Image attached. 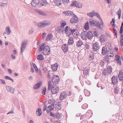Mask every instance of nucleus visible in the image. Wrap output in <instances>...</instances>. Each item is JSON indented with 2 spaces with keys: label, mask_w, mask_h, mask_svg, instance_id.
<instances>
[{
  "label": "nucleus",
  "mask_w": 123,
  "mask_h": 123,
  "mask_svg": "<svg viewBox=\"0 0 123 123\" xmlns=\"http://www.w3.org/2000/svg\"><path fill=\"white\" fill-rule=\"evenodd\" d=\"M64 13L67 16H74L70 19V21L72 24H75L77 22L78 19L77 16L71 11H64Z\"/></svg>",
  "instance_id": "obj_1"
},
{
  "label": "nucleus",
  "mask_w": 123,
  "mask_h": 123,
  "mask_svg": "<svg viewBox=\"0 0 123 123\" xmlns=\"http://www.w3.org/2000/svg\"><path fill=\"white\" fill-rule=\"evenodd\" d=\"M50 23L49 21L46 20L43 21L42 22H39L37 24V26L39 27H44L50 25Z\"/></svg>",
  "instance_id": "obj_2"
},
{
  "label": "nucleus",
  "mask_w": 123,
  "mask_h": 123,
  "mask_svg": "<svg viewBox=\"0 0 123 123\" xmlns=\"http://www.w3.org/2000/svg\"><path fill=\"white\" fill-rule=\"evenodd\" d=\"M87 15L89 16L92 17L94 16H95L100 20V21H102V19L100 17L99 15L97 13L95 12V11L93 10L90 13H88Z\"/></svg>",
  "instance_id": "obj_3"
},
{
  "label": "nucleus",
  "mask_w": 123,
  "mask_h": 123,
  "mask_svg": "<svg viewBox=\"0 0 123 123\" xmlns=\"http://www.w3.org/2000/svg\"><path fill=\"white\" fill-rule=\"evenodd\" d=\"M43 53L44 55H48L50 54V50L48 46H45L44 47Z\"/></svg>",
  "instance_id": "obj_4"
},
{
  "label": "nucleus",
  "mask_w": 123,
  "mask_h": 123,
  "mask_svg": "<svg viewBox=\"0 0 123 123\" xmlns=\"http://www.w3.org/2000/svg\"><path fill=\"white\" fill-rule=\"evenodd\" d=\"M27 41L26 40L23 41L22 43L21 47V53L22 54L23 52L25 49L26 45L27 44Z\"/></svg>",
  "instance_id": "obj_5"
},
{
  "label": "nucleus",
  "mask_w": 123,
  "mask_h": 123,
  "mask_svg": "<svg viewBox=\"0 0 123 123\" xmlns=\"http://www.w3.org/2000/svg\"><path fill=\"white\" fill-rule=\"evenodd\" d=\"M62 2L64 3H67L69 1V0H54V4L57 5H60Z\"/></svg>",
  "instance_id": "obj_6"
},
{
  "label": "nucleus",
  "mask_w": 123,
  "mask_h": 123,
  "mask_svg": "<svg viewBox=\"0 0 123 123\" xmlns=\"http://www.w3.org/2000/svg\"><path fill=\"white\" fill-rule=\"evenodd\" d=\"M99 48V44L97 42L94 43L92 45V49L94 51H97Z\"/></svg>",
  "instance_id": "obj_7"
},
{
  "label": "nucleus",
  "mask_w": 123,
  "mask_h": 123,
  "mask_svg": "<svg viewBox=\"0 0 123 123\" xmlns=\"http://www.w3.org/2000/svg\"><path fill=\"white\" fill-rule=\"evenodd\" d=\"M39 0H32L31 4L32 6L36 7L39 4Z\"/></svg>",
  "instance_id": "obj_8"
},
{
  "label": "nucleus",
  "mask_w": 123,
  "mask_h": 123,
  "mask_svg": "<svg viewBox=\"0 0 123 123\" xmlns=\"http://www.w3.org/2000/svg\"><path fill=\"white\" fill-rule=\"evenodd\" d=\"M70 5L71 6H74L78 8H80L82 7V5L81 3L78 2L77 1L73 2Z\"/></svg>",
  "instance_id": "obj_9"
},
{
  "label": "nucleus",
  "mask_w": 123,
  "mask_h": 123,
  "mask_svg": "<svg viewBox=\"0 0 123 123\" xmlns=\"http://www.w3.org/2000/svg\"><path fill=\"white\" fill-rule=\"evenodd\" d=\"M61 107L62 103L61 102H57L55 105V110L58 111L61 109Z\"/></svg>",
  "instance_id": "obj_10"
},
{
  "label": "nucleus",
  "mask_w": 123,
  "mask_h": 123,
  "mask_svg": "<svg viewBox=\"0 0 123 123\" xmlns=\"http://www.w3.org/2000/svg\"><path fill=\"white\" fill-rule=\"evenodd\" d=\"M88 70L89 69L87 68H85L83 69V72L84 76L83 78L84 79H85L86 78L87 75L88 74Z\"/></svg>",
  "instance_id": "obj_11"
},
{
  "label": "nucleus",
  "mask_w": 123,
  "mask_h": 123,
  "mask_svg": "<svg viewBox=\"0 0 123 123\" xmlns=\"http://www.w3.org/2000/svg\"><path fill=\"white\" fill-rule=\"evenodd\" d=\"M101 22V23H99V21H97L96 24V26L97 28H99L100 29H101L103 27V23L102 20L100 21Z\"/></svg>",
  "instance_id": "obj_12"
},
{
  "label": "nucleus",
  "mask_w": 123,
  "mask_h": 123,
  "mask_svg": "<svg viewBox=\"0 0 123 123\" xmlns=\"http://www.w3.org/2000/svg\"><path fill=\"white\" fill-rule=\"evenodd\" d=\"M66 92L65 91L62 92L60 96V99L61 100H62L66 97Z\"/></svg>",
  "instance_id": "obj_13"
},
{
  "label": "nucleus",
  "mask_w": 123,
  "mask_h": 123,
  "mask_svg": "<svg viewBox=\"0 0 123 123\" xmlns=\"http://www.w3.org/2000/svg\"><path fill=\"white\" fill-rule=\"evenodd\" d=\"M53 36L52 33H49L46 37V40L47 41H51L53 40Z\"/></svg>",
  "instance_id": "obj_14"
},
{
  "label": "nucleus",
  "mask_w": 123,
  "mask_h": 123,
  "mask_svg": "<svg viewBox=\"0 0 123 123\" xmlns=\"http://www.w3.org/2000/svg\"><path fill=\"white\" fill-rule=\"evenodd\" d=\"M52 85L51 81L50 80L48 82V89L49 91L51 90V92L54 94V89H53V85H52V87H51Z\"/></svg>",
  "instance_id": "obj_15"
},
{
  "label": "nucleus",
  "mask_w": 123,
  "mask_h": 123,
  "mask_svg": "<svg viewBox=\"0 0 123 123\" xmlns=\"http://www.w3.org/2000/svg\"><path fill=\"white\" fill-rule=\"evenodd\" d=\"M6 88L7 91L12 93H13L15 90V89L14 88L9 86H6Z\"/></svg>",
  "instance_id": "obj_16"
},
{
  "label": "nucleus",
  "mask_w": 123,
  "mask_h": 123,
  "mask_svg": "<svg viewBox=\"0 0 123 123\" xmlns=\"http://www.w3.org/2000/svg\"><path fill=\"white\" fill-rule=\"evenodd\" d=\"M93 36L92 32L91 31H89L87 33L86 37L89 39H91Z\"/></svg>",
  "instance_id": "obj_17"
},
{
  "label": "nucleus",
  "mask_w": 123,
  "mask_h": 123,
  "mask_svg": "<svg viewBox=\"0 0 123 123\" xmlns=\"http://www.w3.org/2000/svg\"><path fill=\"white\" fill-rule=\"evenodd\" d=\"M62 49L63 51L65 52L68 51V45L66 44H63L62 46Z\"/></svg>",
  "instance_id": "obj_18"
},
{
  "label": "nucleus",
  "mask_w": 123,
  "mask_h": 123,
  "mask_svg": "<svg viewBox=\"0 0 123 123\" xmlns=\"http://www.w3.org/2000/svg\"><path fill=\"white\" fill-rule=\"evenodd\" d=\"M41 85V82L40 81L36 84L34 85L33 86V89L34 90L38 89L40 87Z\"/></svg>",
  "instance_id": "obj_19"
},
{
  "label": "nucleus",
  "mask_w": 123,
  "mask_h": 123,
  "mask_svg": "<svg viewBox=\"0 0 123 123\" xmlns=\"http://www.w3.org/2000/svg\"><path fill=\"white\" fill-rule=\"evenodd\" d=\"M60 80L59 76L58 75H54V84H57L58 83Z\"/></svg>",
  "instance_id": "obj_20"
},
{
  "label": "nucleus",
  "mask_w": 123,
  "mask_h": 123,
  "mask_svg": "<svg viewBox=\"0 0 123 123\" xmlns=\"http://www.w3.org/2000/svg\"><path fill=\"white\" fill-rule=\"evenodd\" d=\"M118 77L120 80H123V71L122 70L120 71L118 75Z\"/></svg>",
  "instance_id": "obj_21"
},
{
  "label": "nucleus",
  "mask_w": 123,
  "mask_h": 123,
  "mask_svg": "<svg viewBox=\"0 0 123 123\" xmlns=\"http://www.w3.org/2000/svg\"><path fill=\"white\" fill-rule=\"evenodd\" d=\"M48 4L47 0H41L40 3V5L43 6H47Z\"/></svg>",
  "instance_id": "obj_22"
},
{
  "label": "nucleus",
  "mask_w": 123,
  "mask_h": 123,
  "mask_svg": "<svg viewBox=\"0 0 123 123\" xmlns=\"http://www.w3.org/2000/svg\"><path fill=\"white\" fill-rule=\"evenodd\" d=\"M117 77L115 76L112 77L111 79L112 84L114 85L116 84L117 82Z\"/></svg>",
  "instance_id": "obj_23"
},
{
  "label": "nucleus",
  "mask_w": 123,
  "mask_h": 123,
  "mask_svg": "<svg viewBox=\"0 0 123 123\" xmlns=\"http://www.w3.org/2000/svg\"><path fill=\"white\" fill-rule=\"evenodd\" d=\"M42 114L41 109L40 108H38L37 110L36 114L38 116H40Z\"/></svg>",
  "instance_id": "obj_24"
},
{
  "label": "nucleus",
  "mask_w": 123,
  "mask_h": 123,
  "mask_svg": "<svg viewBox=\"0 0 123 123\" xmlns=\"http://www.w3.org/2000/svg\"><path fill=\"white\" fill-rule=\"evenodd\" d=\"M62 116V114L59 112H56L55 114H54V117L58 119L61 118Z\"/></svg>",
  "instance_id": "obj_25"
},
{
  "label": "nucleus",
  "mask_w": 123,
  "mask_h": 123,
  "mask_svg": "<svg viewBox=\"0 0 123 123\" xmlns=\"http://www.w3.org/2000/svg\"><path fill=\"white\" fill-rule=\"evenodd\" d=\"M92 111L91 110H89L86 112V117L87 118L89 117H91Z\"/></svg>",
  "instance_id": "obj_26"
},
{
  "label": "nucleus",
  "mask_w": 123,
  "mask_h": 123,
  "mask_svg": "<svg viewBox=\"0 0 123 123\" xmlns=\"http://www.w3.org/2000/svg\"><path fill=\"white\" fill-rule=\"evenodd\" d=\"M107 48L105 46L103 47L102 49V54L104 55H105L107 52Z\"/></svg>",
  "instance_id": "obj_27"
},
{
  "label": "nucleus",
  "mask_w": 123,
  "mask_h": 123,
  "mask_svg": "<svg viewBox=\"0 0 123 123\" xmlns=\"http://www.w3.org/2000/svg\"><path fill=\"white\" fill-rule=\"evenodd\" d=\"M100 40V42H104L106 40V39L104 36L101 35L99 37Z\"/></svg>",
  "instance_id": "obj_28"
},
{
  "label": "nucleus",
  "mask_w": 123,
  "mask_h": 123,
  "mask_svg": "<svg viewBox=\"0 0 123 123\" xmlns=\"http://www.w3.org/2000/svg\"><path fill=\"white\" fill-rule=\"evenodd\" d=\"M97 21L96 20H93L90 21H89V23L91 25L93 26H95L96 24Z\"/></svg>",
  "instance_id": "obj_29"
},
{
  "label": "nucleus",
  "mask_w": 123,
  "mask_h": 123,
  "mask_svg": "<svg viewBox=\"0 0 123 123\" xmlns=\"http://www.w3.org/2000/svg\"><path fill=\"white\" fill-rule=\"evenodd\" d=\"M77 46L78 47H80L83 44V42L80 40L78 41L76 43Z\"/></svg>",
  "instance_id": "obj_30"
},
{
  "label": "nucleus",
  "mask_w": 123,
  "mask_h": 123,
  "mask_svg": "<svg viewBox=\"0 0 123 123\" xmlns=\"http://www.w3.org/2000/svg\"><path fill=\"white\" fill-rule=\"evenodd\" d=\"M64 31L63 29L61 27H58L56 30L57 32L59 33L62 32Z\"/></svg>",
  "instance_id": "obj_31"
},
{
  "label": "nucleus",
  "mask_w": 123,
  "mask_h": 123,
  "mask_svg": "<svg viewBox=\"0 0 123 123\" xmlns=\"http://www.w3.org/2000/svg\"><path fill=\"white\" fill-rule=\"evenodd\" d=\"M6 30L8 35H9L11 32V31L9 26H7L6 27Z\"/></svg>",
  "instance_id": "obj_32"
},
{
  "label": "nucleus",
  "mask_w": 123,
  "mask_h": 123,
  "mask_svg": "<svg viewBox=\"0 0 123 123\" xmlns=\"http://www.w3.org/2000/svg\"><path fill=\"white\" fill-rule=\"evenodd\" d=\"M37 59L39 60H42L44 59L43 57L41 54H40L37 55Z\"/></svg>",
  "instance_id": "obj_33"
},
{
  "label": "nucleus",
  "mask_w": 123,
  "mask_h": 123,
  "mask_svg": "<svg viewBox=\"0 0 123 123\" xmlns=\"http://www.w3.org/2000/svg\"><path fill=\"white\" fill-rule=\"evenodd\" d=\"M84 28L87 31L89 30V27L88 25V22H87L85 23L84 26Z\"/></svg>",
  "instance_id": "obj_34"
},
{
  "label": "nucleus",
  "mask_w": 123,
  "mask_h": 123,
  "mask_svg": "<svg viewBox=\"0 0 123 123\" xmlns=\"http://www.w3.org/2000/svg\"><path fill=\"white\" fill-rule=\"evenodd\" d=\"M59 91V87L57 86L54 85V94L58 93Z\"/></svg>",
  "instance_id": "obj_35"
},
{
  "label": "nucleus",
  "mask_w": 123,
  "mask_h": 123,
  "mask_svg": "<svg viewBox=\"0 0 123 123\" xmlns=\"http://www.w3.org/2000/svg\"><path fill=\"white\" fill-rule=\"evenodd\" d=\"M90 92L89 91L86 90H84V94L85 96H88L90 94Z\"/></svg>",
  "instance_id": "obj_36"
},
{
  "label": "nucleus",
  "mask_w": 123,
  "mask_h": 123,
  "mask_svg": "<svg viewBox=\"0 0 123 123\" xmlns=\"http://www.w3.org/2000/svg\"><path fill=\"white\" fill-rule=\"evenodd\" d=\"M74 41L73 39L72 38H70L68 42V44L69 45H72Z\"/></svg>",
  "instance_id": "obj_37"
},
{
  "label": "nucleus",
  "mask_w": 123,
  "mask_h": 123,
  "mask_svg": "<svg viewBox=\"0 0 123 123\" xmlns=\"http://www.w3.org/2000/svg\"><path fill=\"white\" fill-rule=\"evenodd\" d=\"M107 72L109 74H111L112 72V68L111 67L108 66L107 67Z\"/></svg>",
  "instance_id": "obj_38"
},
{
  "label": "nucleus",
  "mask_w": 123,
  "mask_h": 123,
  "mask_svg": "<svg viewBox=\"0 0 123 123\" xmlns=\"http://www.w3.org/2000/svg\"><path fill=\"white\" fill-rule=\"evenodd\" d=\"M45 44V43H43L39 47V51H41L43 50V48L44 47H45L44 45Z\"/></svg>",
  "instance_id": "obj_39"
},
{
  "label": "nucleus",
  "mask_w": 123,
  "mask_h": 123,
  "mask_svg": "<svg viewBox=\"0 0 123 123\" xmlns=\"http://www.w3.org/2000/svg\"><path fill=\"white\" fill-rule=\"evenodd\" d=\"M37 12L39 14L43 16H45L46 15V14L44 12L40 10H37Z\"/></svg>",
  "instance_id": "obj_40"
},
{
  "label": "nucleus",
  "mask_w": 123,
  "mask_h": 123,
  "mask_svg": "<svg viewBox=\"0 0 123 123\" xmlns=\"http://www.w3.org/2000/svg\"><path fill=\"white\" fill-rule=\"evenodd\" d=\"M7 4L6 3H0V7H3L7 6Z\"/></svg>",
  "instance_id": "obj_41"
},
{
  "label": "nucleus",
  "mask_w": 123,
  "mask_h": 123,
  "mask_svg": "<svg viewBox=\"0 0 123 123\" xmlns=\"http://www.w3.org/2000/svg\"><path fill=\"white\" fill-rule=\"evenodd\" d=\"M54 105L53 106V105H50L48 106L47 107L48 110H51V111H52L53 110L54 108Z\"/></svg>",
  "instance_id": "obj_42"
},
{
  "label": "nucleus",
  "mask_w": 123,
  "mask_h": 123,
  "mask_svg": "<svg viewBox=\"0 0 123 123\" xmlns=\"http://www.w3.org/2000/svg\"><path fill=\"white\" fill-rule=\"evenodd\" d=\"M114 91L115 93H117L119 91L118 87H115L114 88Z\"/></svg>",
  "instance_id": "obj_43"
},
{
  "label": "nucleus",
  "mask_w": 123,
  "mask_h": 123,
  "mask_svg": "<svg viewBox=\"0 0 123 123\" xmlns=\"http://www.w3.org/2000/svg\"><path fill=\"white\" fill-rule=\"evenodd\" d=\"M87 32L86 31H83V32H82L81 33V35L84 36L86 37Z\"/></svg>",
  "instance_id": "obj_44"
},
{
  "label": "nucleus",
  "mask_w": 123,
  "mask_h": 123,
  "mask_svg": "<svg viewBox=\"0 0 123 123\" xmlns=\"http://www.w3.org/2000/svg\"><path fill=\"white\" fill-rule=\"evenodd\" d=\"M88 107L87 104L86 103L83 104L82 106V108L83 109H85Z\"/></svg>",
  "instance_id": "obj_45"
},
{
  "label": "nucleus",
  "mask_w": 123,
  "mask_h": 123,
  "mask_svg": "<svg viewBox=\"0 0 123 123\" xmlns=\"http://www.w3.org/2000/svg\"><path fill=\"white\" fill-rule=\"evenodd\" d=\"M115 22V20L114 18H112V20L110 22V24L112 25V26H114V27L115 26V25H114V23Z\"/></svg>",
  "instance_id": "obj_46"
},
{
  "label": "nucleus",
  "mask_w": 123,
  "mask_h": 123,
  "mask_svg": "<svg viewBox=\"0 0 123 123\" xmlns=\"http://www.w3.org/2000/svg\"><path fill=\"white\" fill-rule=\"evenodd\" d=\"M46 90V87H44L42 91V94L43 95L45 94V93Z\"/></svg>",
  "instance_id": "obj_47"
},
{
  "label": "nucleus",
  "mask_w": 123,
  "mask_h": 123,
  "mask_svg": "<svg viewBox=\"0 0 123 123\" xmlns=\"http://www.w3.org/2000/svg\"><path fill=\"white\" fill-rule=\"evenodd\" d=\"M58 66V65L57 63H56L54 64V71L57 70Z\"/></svg>",
  "instance_id": "obj_48"
},
{
  "label": "nucleus",
  "mask_w": 123,
  "mask_h": 123,
  "mask_svg": "<svg viewBox=\"0 0 123 123\" xmlns=\"http://www.w3.org/2000/svg\"><path fill=\"white\" fill-rule=\"evenodd\" d=\"M49 103L51 104V105H53V106L54 105V100H49Z\"/></svg>",
  "instance_id": "obj_49"
},
{
  "label": "nucleus",
  "mask_w": 123,
  "mask_h": 123,
  "mask_svg": "<svg viewBox=\"0 0 123 123\" xmlns=\"http://www.w3.org/2000/svg\"><path fill=\"white\" fill-rule=\"evenodd\" d=\"M76 30L75 29H72L71 31L70 32H69V36H70L72 34H73L75 31Z\"/></svg>",
  "instance_id": "obj_50"
},
{
  "label": "nucleus",
  "mask_w": 123,
  "mask_h": 123,
  "mask_svg": "<svg viewBox=\"0 0 123 123\" xmlns=\"http://www.w3.org/2000/svg\"><path fill=\"white\" fill-rule=\"evenodd\" d=\"M107 56L109 57H112L114 56V54L113 53H107Z\"/></svg>",
  "instance_id": "obj_51"
},
{
  "label": "nucleus",
  "mask_w": 123,
  "mask_h": 123,
  "mask_svg": "<svg viewBox=\"0 0 123 123\" xmlns=\"http://www.w3.org/2000/svg\"><path fill=\"white\" fill-rule=\"evenodd\" d=\"M116 59V61H119L120 60V56L118 55H116L115 56Z\"/></svg>",
  "instance_id": "obj_52"
},
{
  "label": "nucleus",
  "mask_w": 123,
  "mask_h": 123,
  "mask_svg": "<svg viewBox=\"0 0 123 123\" xmlns=\"http://www.w3.org/2000/svg\"><path fill=\"white\" fill-rule=\"evenodd\" d=\"M93 33L94 36L97 37H98V34L97 32L95 31H93Z\"/></svg>",
  "instance_id": "obj_53"
},
{
  "label": "nucleus",
  "mask_w": 123,
  "mask_h": 123,
  "mask_svg": "<svg viewBox=\"0 0 123 123\" xmlns=\"http://www.w3.org/2000/svg\"><path fill=\"white\" fill-rule=\"evenodd\" d=\"M107 53H113V49H109L108 50V51L107 52Z\"/></svg>",
  "instance_id": "obj_54"
},
{
  "label": "nucleus",
  "mask_w": 123,
  "mask_h": 123,
  "mask_svg": "<svg viewBox=\"0 0 123 123\" xmlns=\"http://www.w3.org/2000/svg\"><path fill=\"white\" fill-rule=\"evenodd\" d=\"M113 30L115 34V35H116V37L117 38V31L115 28H113Z\"/></svg>",
  "instance_id": "obj_55"
},
{
  "label": "nucleus",
  "mask_w": 123,
  "mask_h": 123,
  "mask_svg": "<svg viewBox=\"0 0 123 123\" xmlns=\"http://www.w3.org/2000/svg\"><path fill=\"white\" fill-rule=\"evenodd\" d=\"M85 46L86 48L87 49H88L89 48V45L88 43H85Z\"/></svg>",
  "instance_id": "obj_56"
},
{
  "label": "nucleus",
  "mask_w": 123,
  "mask_h": 123,
  "mask_svg": "<svg viewBox=\"0 0 123 123\" xmlns=\"http://www.w3.org/2000/svg\"><path fill=\"white\" fill-rule=\"evenodd\" d=\"M120 45L121 46H123V39H121L120 41Z\"/></svg>",
  "instance_id": "obj_57"
},
{
  "label": "nucleus",
  "mask_w": 123,
  "mask_h": 123,
  "mask_svg": "<svg viewBox=\"0 0 123 123\" xmlns=\"http://www.w3.org/2000/svg\"><path fill=\"white\" fill-rule=\"evenodd\" d=\"M94 55H90V56H89V58L90 61H92L94 58Z\"/></svg>",
  "instance_id": "obj_58"
},
{
  "label": "nucleus",
  "mask_w": 123,
  "mask_h": 123,
  "mask_svg": "<svg viewBox=\"0 0 123 123\" xmlns=\"http://www.w3.org/2000/svg\"><path fill=\"white\" fill-rule=\"evenodd\" d=\"M66 22H63L61 24V27H64V26L66 25Z\"/></svg>",
  "instance_id": "obj_59"
},
{
  "label": "nucleus",
  "mask_w": 123,
  "mask_h": 123,
  "mask_svg": "<svg viewBox=\"0 0 123 123\" xmlns=\"http://www.w3.org/2000/svg\"><path fill=\"white\" fill-rule=\"evenodd\" d=\"M0 83L5 84V81L3 80L0 79Z\"/></svg>",
  "instance_id": "obj_60"
},
{
  "label": "nucleus",
  "mask_w": 123,
  "mask_h": 123,
  "mask_svg": "<svg viewBox=\"0 0 123 123\" xmlns=\"http://www.w3.org/2000/svg\"><path fill=\"white\" fill-rule=\"evenodd\" d=\"M121 9H120L119 10L117 11V15H120L121 14Z\"/></svg>",
  "instance_id": "obj_61"
},
{
  "label": "nucleus",
  "mask_w": 123,
  "mask_h": 123,
  "mask_svg": "<svg viewBox=\"0 0 123 123\" xmlns=\"http://www.w3.org/2000/svg\"><path fill=\"white\" fill-rule=\"evenodd\" d=\"M5 78L6 80H10L11 78L9 76H6L5 77Z\"/></svg>",
  "instance_id": "obj_62"
},
{
  "label": "nucleus",
  "mask_w": 123,
  "mask_h": 123,
  "mask_svg": "<svg viewBox=\"0 0 123 123\" xmlns=\"http://www.w3.org/2000/svg\"><path fill=\"white\" fill-rule=\"evenodd\" d=\"M46 35V33H43L42 34V39H44L45 38V36Z\"/></svg>",
  "instance_id": "obj_63"
},
{
  "label": "nucleus",
  "mask_w": 123,
  "mask_h": 123,
  "mask_svg": "<svg viewBox=\"0 0 123 123\" xmlns=\"http://www.w3.org/2000/svg\"><path fill=\"white\" fill-rule=\"evenodd\" d=\"M108 57H109V56H108L107 55L106 56H105V60H106L107 62H108L109 61V58Z\"/></svg>",
  "instance_id": "obj_64"
}]
</instances>
